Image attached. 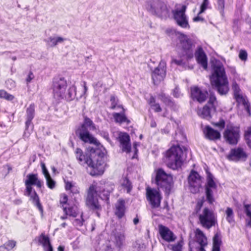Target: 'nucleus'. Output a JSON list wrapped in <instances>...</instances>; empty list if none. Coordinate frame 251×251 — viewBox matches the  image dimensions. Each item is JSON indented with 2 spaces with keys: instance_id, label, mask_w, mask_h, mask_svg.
Returning a JSON list of instances; mask_svg holds the SVG:
<instances>
[{
  "instance_id": "3",
  "label": "nucleus",
  "mask_w": 251,
  "mask_h": 251,
  "mask_svg": "<svg viewBox=\"0 0 251 251\" xmlns=\"http://www.w3.org/2000/svg\"><path fill=\"white\" fill-rule=\"evenodd\" d=\"M186 149L178 145L173 146L166 153L165 162L173 170L181 167L186 156Z\"/></svg>"
},
{
  "instance_id": "33",
  "label": "nucleus",
  "mask_w": 251,
  "mask_h": 251,
  "mask_svg": "<svg viewBox=\"0 0 251 251\" xmlns=\"http://www.w3.org/2000/svg\"><path fill=\"white\" fill-rule=\"evenodd\" d=\"M114 242L116 246L120 248L123 244L125 240V236L124 234L121 232H117L114 233Z\"/></svg>"
},
{
  "instance_id": "63",
  "label": "nucleus",
  "mask_w": 251,
  "mask_h": 251,
  "mask_svg": "<svg viewBox=\"0 0 251 251\" xmlns=\"http://www.w3.org/2000/svg\"><path fill=\"white\" fill-rule=\"evenodd\" d=\"M149 103L151 107V105H153V104H155V99L153 97H151L150 99Z\"/></svg>"
},
{
  "instance_id": "4",
  "label": "nucleus",
  "mask_w": 251,
  "mask_h": 251,
  "mask_svg": "<svg viewBox=\"0 0 251 251\" xmlns=\"http://www.w3.org/2000/svg\"><path fill=\"white\" fill-rule=\"evenodd\" d=\"M112 190L113 188L111 187L110 189H104L101 193L98 194L95 186H90L88 189L86 198V205L93 210L100 209L101 206L98 201V195H99L102 199L108 200L110 193Z\"/></svg>"
},
{
  "instance_id": "19",
  "label": "nucleus",
  "mask_w": 251,
  "mask_h": 251,
  "mask_svg": "<svg viewBox=\"0 0 251 251\" xmlns=\"http://www.w3.org/2000/svg\"><path fill=\"white\" fill-rule=\"evenodd\" d=\"M158 231L161 238L168 242L174 241L176 239L174 233L167 226L159 225Z\"/></svg>"
},
{
  "instance_id": "50",
  "label": "nucleus",
  "mask_w": 251,
  "mask_h": 251,
  "mask_svg": "<svg viewBox=\"0 0 251 251\" xmlns=\"http://www.w3.org/2000/svg\"><path fill=\"white\" fill-rule=\"evenodd\" d=\"M208 4V0H203L201 6V10L199 13V14H201L203 13L207 8V5Z\"/></svg>"
},
{
  "instance_id": "1",
  "label": "nucleus",
  "mask_w": 251,
  "mask_h": 251,
  "mask_svg": "<svg viewBox=\"0 0 251 251\" xmlns=\"http://www.w3.org/2000/svg\"><path fill=\"white\" fill-rule=\"evenodd\" d=\"M210 82L221 95H226L229 90V83L224 67L220 61H216L212 66Z\"/></svg>"
},
{
  "instance_id": "18",
  "label": "nucleus",
  "mask_w": 251,
  "mask_h": 251,
  "mask_svg": "<svg viewBox=\"0 0 251 251\" xmlns=\"http://www.w3.org/2000/svg\"><path fill=\"white\" fill-rule=\"evenodd\" d=\"M240 130L237 127H231L226 129L224 132V137L230 144H236L240 138Z\"/></svg>"
},
{
  "instance_id": "46",
  "label": "nucleus",
  "mask_w": 251,
  "mask_h": 251,
  "mask_svg": "<svg viewBox=\"0 0 251 251\" xmlns=\"http://www.w3.org/2000/svg\"><path fill=\"white\" fill-rule=\"evenodd\" d=\"M5 246L7 248V250L12 249L16 245V242L14 240H9L5 244Z\"/></svg>"
},
{
  "instance_id": "14",
  "label": "nucleus",
  "mask_w": 251,
  "mask_h": 251,
  "mask_svg": "<svg viewBox=\"0 0 251 251\" xmlns=\"http://www.w3.org/2000/svg\"><path fill=\"white\" fill-rule=\"evenodd\" d=\"M146 195L152 208H155L160 206L162 197L158 190L148 187L146 189Z\"/></svg>"
},
{
  "instance_id": "7",
  "label": "nucleus",
  "mask_w": 251,
  "mask_h": 251,
  "mask_svg": "<svg viewBox=\"0 0 251 251\" xmlns=\"http://www.w3.org/2000/svg\"><path fill=\"white\" fill-rule=\"evenodd\" d=\"M146 8L152 14L158 17L165 16L168 14L166 4L160 0H152L148 2Z\"/></svg>"
},
{
  "instance_id": "28",
  "label": "nucleus",
  "mask_w": 251,
  "mask_h": 251,
  "mask_svg": "<svg viewBox=\"0 0 251 251\" xmlns=\"http://www.w3.org/2000/svg\"><path fill=\"white\" fill-rule=\"evenodd\" d=\"M66 40L65 38L59 36H50L48 39L45 40V41L50 47H54L58 44L62 43Z\"/></svg>"
},
{
  "instance_id": "13",
  "label": "nucleus",
  "mask_w": 251,
  "mask_h": 251,
  "mask_svg": "<svg viewBox=\"0 0 251 251\" xmlns=\"http://www.w3.org/2000/svg\"><path fill=\"white\" fill-rule=\"evenodd\" d=\"M177 35L178 47L180 48L186 53H188V57L192 58L193 57V52L191 40L187 35L182 33L178 32Z\"/></svg>"
},
{
  "instance_id": "26",
  "label": "nucleus",
  "mask_w": 251,
  "mask_h": 251,
  "mask_svg": "<svg viewBox=\"0 0 251 251\" xmlns=\"http://www.w3.org/2000/svg\"><path fill=\"white\" fill-rule=\"evenodd\" d=\"M115 214L119 218H122L125 212V201L124 200H119L115 205Z\"/></svg>"
},
{
  "instance_id": "51",
  "label": "nucleus",
  "mask_w": 251,
  "mask_h": 251,
  "mask_svg": "<svg viewBox=\"0 0 251 251\" xmlns=\"http://www.w3.org/2000/svg\"><path fill=\"white\" fill-rule=\"evenodd\" d=\"M83 223V220L82 218V215H81L80 219H75L73 222L74 226H82Z\"/></svg>"
},
{
  "instance_id": "38",
  "label": "nucleus",
  "mask_w": 251,
  "mask_h": 251,
  "mask_svg": "<svg viewBox=\"0 0 251 251\" xmlns=\"http://www.w3.org/2000/svg\"><path fill=\"white\" fill-rule=\"evenodd\" d=\"M65 188L67 190H70L73 194H78L79 193L78 187L71 182H66Z\"/></svg>"
},
{
  "instance_id": "36",
  "label": "nucleus",
  "mask_w": 251,
  "mask_h": 251,
  "mask_svg": "<svg viewBox=\"0 0 251 251\" xmlns=\"http://www.w3.org/2000/svg\"><path fill=\"white\" fill-rule=\"evenodd\" d=\"M222 243L221 233L220 231H217L213 238V246L220 247Z\"/></svg>"
},
{
  "instance_id": "49",
  "label": "nucleus",
  "mask_w": 251,
  "mask_h": 251,
  "mask_svg": "<svg viewBox=\"0 0 251 251\" xmlns=\"http://www.w3.org/2000/svg\"><path fill=\"white\" fill-rule=\"evenodd\" d=\"M182 245L181 242H178L176 244L172 246V250L173 251H182Z\"/></svg>"
},
{
  "instance_id": "55",
  "label": "nucleus",
  "mask_w": 251,
  "mask_h": 251,
  "mask_svg": "<svg viewBox=\"0 0 251 251\" xmlns=\"http://www.w3.org/2000/svg\"><path fill=\"white\" fill-rule=\"evenodd\" d=\"M172 63H175L179 66H182L183 65V61L182 59H173Z\"/></svg>"
},
{
  "instance_id": "44",
  "label": "nucleus",
  "mask_w": 251,
  "mask_h": 251,
  "mask_svg": "<svg viewBox=\"0 0 251 251\" xmlns=\"http://www.w3.org/2000/svg\"><path fill=\"white\" fill-rule=\"evenodd\" d=\"M218 7L220 13L223 15L225 9L224 0H218Z\"/></svg>"
},
{
  "instance_id": "45",
  "label": "nucleus",
  "mask_w": 251,
  "mask_h": 251,
  "mask_svg": "<svg viewBox=\"0 0 251 251\" xmlns=\"http://www.w3.org/2000/svg\"><path fill=\"white\" fill-rule=\"evenodd\" d=\"M239 57L242 61H246L248 57L247 52L245 50H240L239 53Z\"/></svg>"
},
{
  "instance_id": "24",
  "label": "nucleus",
  "mask_w": 251,
  "mask_h": 251,
  "mask_svg": "<svg viewBox=\"0 0 251 251\" xmlns=\"http://www.w3.org/2000/svg\"><path fill=\"white\" fill-rule=\"evenodd\" d=\"M203 132L205 137L209 140H216L219 139L221 137V134L219 131L213 129L209 126L205 127Z\"/></svg>"
},
{
  "instance_id": "59",
  "label": "nucleus",
  "mask_w": 251,
  "mask_h": 251,
  "mask_svg": "<svg viewBox=\"0 0 251 251\" xmlns=\"http://www.w3.org/2000/svg\"><path fill=\"white\" fill-rule=\"evenodd\" d=\"M82 86L83 87V88H84V90H83V94L85 95L87 90H88V88H87V87L86 86V82L85 81H83L82 82Z\"/></svg>"
},
{
  "instance_id": "6",
  "label": "nucleus",
  "mask_w": 251,
  "mask_h": 251,
  "mask_svg": "<svg viewBox=\"0 0 251 251\" xmlns=\"http://www.w3.org/2000/svg\"><path fill=\"white\" fill-rule=\"evenodd\" d=\"M76 158L78 163L83 166H88L94 169H98L101 166V160H95L93 159L96 152L84 153L82 150L79 148H76L75 151Z\"/></svg>"
},
{
  "instance_id": "57",
  "label": "nucleus",
  "mask_w": 251,
  "mask_h": 251,
  "mask_svg": "<svg viewBox=\"0 0 251 251\" xmlns=\"http://www.w3.org/2000/svg\"><path fill=\"white\" fill-rule=\"evenodd\" d=\"M200 14H198V16H197V17H195L194 19H193V21L194 22H200V21H203L204 19L203 18H202L201 17H200L199 16Z\"/></svg>"
},
{
  "instance_id": "25",
  "label": "nucleus",
  "mask_w": 251,
  "mask_h": 251,
  "mask_svg": "<svg viewBox=\"0 0 251 251\" xmlns=\"http://www.w3.org/2000/svg\"><path fill=\"white\" fill-rule=\"evenodd\" d=\"M117 107L121 108L122 109V111L120 113H113L112 114L113 117L115 122L120 124H122L123 123L129 124L130 123V121L127 119L125 115L124 108L121 105H119Z\"/></svg>"
},
{
  "instance_id": "17",
  "label": "nucleus",
  "mask_w": 251,
  "mask_h": 251,
  "mask_svg": "<svg viewBox=\"0 0 251 251\" xmlns=\"http://www.w3.org/2000/svg\"><path fill=\"white\" fill-rule=\"evenodd\" d=\"M186 9L185 5H182L181 8L176 9L173 11L174 18L178 25L183 28L189 27L188 20L185 12Z\"/></svg>"
},
{
  "instance_id": "16",
  "label": "nucleus",
  "mask_w": 251,
  "mask_h": 251,
  "mask_svg": "<svg viewBox=\"0 0 251 251\" xmlns=\"http://www.w3.org/2000/svg\"><path fill=\"white\" fill-rule=\"evenodd\" d=\"M166 74V63L164 60H161L158 66L152 72V79L154 84L162 81Z\"/></svg>"
},
{
  "instance_id": "60",
  "label": "nucleus",
  "mask_w": 251,
  "mask_h": 251,
  "mask_svg": "<svg viewBox=\"0 0 251 251\" xmlns=\"http://www.w3.org/2000/svg\"><path fill=\"white\" fill-rule=\"evenodd\" d=\"M33 74L31 72H30L29 74L28 77L26 79L27 82V83L29 82L33 79Z\"/></svg>"
},
{
  "instance_id": "40",
  "label": "nucleus",
  "mask_w": 251,
  "mask_h": 251,
  "mask_svg": "<svg viewBox=\"0 0 251 251\" xmlns=\"http://www.w3.org/2000/svg\"><path fill=\"white\" fill-rule=\"evenodd\" d=\"M161 100L166 104L170 106L173 105V102L169 96H166L164 94L160 95Z\"/></svg>"
},
{
  "instance_id": "21",
  "label": "nucleus",
  "mask_w": 251,
  "mask_h": 251,
  "mask_svg": "<svg viewBox=\"0 0 251 251\" xmlns=\"http://www.w3.org/2000/svg\"><path fill=\"white\" fill-rule=\"evenodd\" d=\"M195 56L198 63L200 64L204 70L207 68V58L206 54L201 46L198 47L196 50Z\"/></svg>"
},
{
  "instance_id": "42",
  "label": "nucleus",
  "mask_w": 251,
  "mask_h": 251,
  "mask_svg": "<svg viewBox=\"0 0 251 251\" xmlns=\"http://www.w3.org/2000/svg\"><path fill=\"white\" fill-rule=\"evenodd\" d=\"M232 89L233 91L234 97L237 96L238 95L241 94V90L239 88V85L235 81H234L232 83Z\"/></svg>"
},
{
  "instance_id": "52",
  "label": "nucleus",
  "mask_w": 251,
  "mask_h": 251,
  "mask_svg": "<svg viewBox=\"0 0 251 251\" xmlns=\"http://www.w3.org/2000/svg\"><path fill=\"white\" fill-rule=\"evenodd\" d=\"M43 173L45 177H47L50 175L47 169L46 168L45 163H42L41 164Z\"/></svg>"
},
{
  "instance_id": "39",
  "label": "nucleus",
  "mask_w": 251,
  "mask_h": 251,
  "mask_svg": "<svg viewBox=\"0 0 251 251\" xmlns=\"http://www.w3.org/2000/svg\"><path fill=\"white\" fill-rule=\"evenodd\" d=\"M226 219L227 221L232 224L234 222V214L232 209L230 207H227L226 210Z\"/></svg>"
},
{
  "instance_id": "10",
  "label": "nucleus",
  "mask_w": 251,
  "mask_h": 251,
  "mask_svg": "<svg viewBox=\"0 0 251 251\" xmlns=\"http://www.w3.org/2000/svg\"><path fill=\"white\" fill-rule=\"evenodd\" d=\"M67 82L63 77L55 78L53 82L54 96L57 99H63L67 88Z\"/></svg>"
},
{
  "instance_id": "23",
  "label": "nucleus",
  "mask_w": 251,
  "mask_h": 251,
  "mask_svg": "<svg viewBox=\"0 0 251 251\" xmlns=\"http://www.w3.org/2000/svg\"><path fill=\"white\" fill-rule=\"evenodd\" d=\"M207 95L206 92L202 91L199 87L191 88V96L194 100H196L200 102L205 101Z\"/></svg>"
},
{
  "instance_id": "27",
  "label": "nucleus",
  "mask_w": 251,
  "mask_h": 251,
  "mask_svg": "<svg viewBox=\"0 0 251 251\" xmlns=\"http://www.w3.org/2000/svg\"><path fill=\"white\" fill-rule=\"evenodd\" d=\"M236 101L239 103L244 105L245 110L250 116L251 114L250 109V103L246 96H243L242 94L238 95L234 97Z\"/></svg>"
},
{
  "instance_id": "41",
  "label": "nucleus",
  "mask_w": 251,
  "mask_h": 251,
  "mask_svg": "<svg viewBox=\"0 0 251 251\" xmlns=\"http://www.w3.org/2000/svg\"><path fill=\"white\" fill-rule=\"evenodd\" d=\"M14 96L7 93L5 91L0 90V98H3L6 100H12L14 99Z\"/></svg>"
},
{
  "instance_id": "43",
  "label": "nucleus",
  "mask_w": 251,
  "mask_h": 251,
  "mask_svg": "<svg viewBox=\"0 0 251 251\" xmlns=\"http://www.w3.org/2000/svg\"><path fill=\"white\" fill-rule=\"evenodd\" d=\"M45 178L46 179L47 184L48 187L51 189L54 188L55 185V182L51 178L50 175Z\"/></svg>"
},
{
  "instance_id": "37",
  "label": "nucleus",
  "mask_w": 251,
  "mask_h": 251,
  "mask_svg": "<svg viewBox=\"0 0 251 251\" xmlns=\"http://www.w3.org/2000/svg\"><path fill=\"white\" fill-rule=\"evenodd\" d=\"M121 185L124 188L126 189L128 193H130L132 188L130 181L126 177H124L122 179Z\"/></svg>"
},
{
  "instance_id": "54",
  "label": "nucleus",
  "mask_w": 251,
  "mask_h": 251,
  "mask_svg": "<svg viewBox=\"0 0 251 251\" xmlns=\"http://www.w3.org/2000/svg\"><path fill=\"white\" fill-rule=\"evenodd\" d=\"M151 107H152L154 110L155 112H160L161 111V108L160 106V105L158 103L153 104V105H151Z\"/></svg>"
},
{
  "instance_id": "2",
  "label": "nucleus",
  "mask_w": 251,
  "mask_h": 251,
  "mask_svg": "<svg viewBox=\"0 0 251 251\" xmlns=\"http://www.w3.org/2000/svg\"><path fill=\"white\" fill-rule=\"evenodd\" d=\"M25 183L26 187L25 195L30 197L32 203L38 208L41 213H43V208L40 202L39 198L36 192L33 190L32 188L33 185H35L39 188H41L43 185V181L39 179L37 174H29L27 175Z\"/></svg>"
},
{
  "instance_id": "56",
  "label": "nucleus",
  "mask_w": 251,
  "mask_h": 251,
  "mask_svg": "<svg viewBox=\"0 0 251 251\" xmlns=\"http://www.w3.org/2000/svg\"><path fill=\"white\" fill-rule=\"evenodd\" d=\"M68 201V198L66 195H64L60 200V203L62 204H66Z\"/></svg>"
},
{
  "instance_id": "11",
  "label": "nucleus",
  "mask_w": 251,
  "mask_h": 251,
  "mask_svg": "<svg viewBox=\"0 0 251 251\" xmlns=\"http://www.w3.org/2000/svg\"><path fill=\"white\" fill-rule=\"evenodd\" d=\"M248 158V154L246 149L240 147H238L230 150L227 155V158L234 162H245Z\"/></svg>"
},
{
  "instance_id": "29",
  "label": "nucleus",
  "mask_w": 251,
  "mask_h": 251,
  "mask_svg": "<svg viewBox=\"0 0 251 251\" xmlns=\"http://www.w3.org/2000/svg\"><path fill=\"white\" fill-rule=\"evenodd\" d=\"M34 117V106L30 104L26 109V121L25 122L26 130L29 127L31 123V121Z\"/></svg>"
},
{
  "instance_id": "22",
  "label": "nucleus",
  "mask_w": 251,
  "mask_h": 251,
  "mask_svg": "<svg viewBox=\"0 0 251 251\" xmlns=\"http://www.w3.org/2000/svg\"><path fill=\"white\" fill-rule=\"evenodd\" d=\"M119 141L123 151L128 153L131 151L130 137L126 133H121L119 136Z\"/></svg>"
},
{
  "instance_id": "12",
  "label": "nucleus",
  "mask_w": 251,
  "mask_h": 251,
  "mask_svg": "<svg viewBox=\"0 0 251 251\" xmlns=\"http://www.w3.org/2000/svg\"><path fill=\"white\" fill-rule=\"evenodd\" d=\"M188 181L191 192L193 194L199 193L202 184L201 177L200 175L197 172L192 171L189 175Z\"/></svg>"
},
{
  "instance_id": "34",
  "label": "nucleus",
  "mask_w": 251,
  "mask_h": 251,
  "mask_svg": "<svg viewBox=\"0 0 251 251\" xmlns=\"http://www.w3.org/2000/svg\"><path fill=\"white\" fill-rule=\"evenodd\" d=\"M63 211L66 215L75 217L78 214L77 208L76 206L64 207Z\"/></svg>"
},
{
  "instance_id": "47",
  "label": "nucleus",
  "mask_w": 251,
  "mask_h": 251,
  "mask_svg": "<svg viewBox=\"0 0 251 251\" xmlns=\"http://www.w3.org/2000/svg\"><path fill=\"white\" fill-rule=\"evenodd\" d=\"M244 208L247 216H251V204L244 203Z\"/></svg>"
},
{
  "instance_id": "30",
  "label": "nucleus",
  "mask_w": 251,
  "mask_h": 251,
  "mask_svg": "<svg viewBox=\"0 0 251 251\" xmlns=\"http://www.w3.org/2000/svg\"><path fill=\"white\" fill-rule=\"evenodd\" d=\"M78 128L93 130L96 127L93 121L90 118L85 117L83 124Z\"/></svg>"
},
{
  "instance_id": "53",
  "label": "nucleus",
  "mask_w": 251,
  "mask_h": 251,
  "mask_svg": "<svg viewBox=\"0 0 251 251\" xmlns=\"http://www.w3.org/2000/svg\"><path fill=\"white\" fill-rule=\"evenodd\" d=\"M215 125L221 129L224 128L225 126V121L223 120H220L219 122L215 124Z\"/></svg>"
},
{
  "instance_id": "32",
  "label": "nucleus",
  "mask_w": 251,
  "mask_h": 251,
  "mask_svg": "<svg viewBox=\"0 0 251 251\" xmlns=\"http://www.w3.org/2000/svg\"><path fill=\"white\" fill-rule=\"evenodd\" d=\"M211 108L206 105L202 108L199 109L198 114L203 118L208 119L210 118V109Z\"/></svg>"
},
{
  "instance_id": "15",
  "label": "nucleus",
  "mask_w": 251,
  "mask_h": 251,
  "mask_svg": "<svg viewBox=\"0 0 251 251\" xmlns=\"http://www.w3.org/2000/svg\"><path fill=\"white\" fill-rule=\"evenodd\" d=\"M213 175L207 171L206 183L205 184V193L206 200L210 204L213 203L215 201L213 196L212 189H216L217 185L214 181Z\"/></svg>"
},
{
  "instance_id": "31",
  "label": "nucleus",
  "mask_w": 251,
  "mask_h": 251,
  "mask_svg": "<svg viewBox=\"0 0 251 251\" xmlns=\"http://www.w3.org/2000/svg\"><path fill=\"white\" fill-rule=\"evenodd\" d=\"M38 241L43 246L45 251H47L49 247H52L49 237L46 236L44 233H42L39 236Z\"/></svg>"
},
{
  "instance_id": "48",
  "label": "nucleus",
  "mask_w": 251,
  "mask_h": 251,
  "mask_svg": "<svg viewBox=\"0 0 251 251\" xmlns=\"http://www.w3.org/2000/svg\"><path fill=\"white\" fill-rule=\"evenodd\" d=\"M216 101V98L215 95L213 93H210L208 100V104L211 105V107H214V103Z\"/></svg>"
},
{
  "instance_id": "9",
  "label": "nucleus",
  "mask_w": 251,
  "mask_h": 251,
  "mask_svg": "<svg viewBox=\"0 0 251 251\" xmlns=\"http://www.w3.org/2000/svg\"><path fill=\"white\" fill-rule=\"evenodd\" d=\"M196 242L192 246L190 245V251H205L207 245V239L204 233L199 228L195 231Z\"/></svg>"
},
{
  "instance_id": "8",
  "label": "nucleus",
  "mask_w": 251,
  "mask_h": 251,
  "mask_svg": "<svg viewBox=\"0 0 251 251\" xmlns=\"http://www.w3.org/2000/svg\"><path fill=\"white\" fill-rule=\"evenodd\" d=\"M199 221L201 226L207 229L214 226L216 217L213 212L208 208H204L199 214Z\"/></svg>"
},
{
  "instance_id": "62",
  "label": "nucleus",
  "mask_w": 251,
  "mask_h": 251,
  "mask_svg": "<svg viewBox=\"0 0 251 251\" xmlns=\"http://www.w3.org/2000/svg\"><path fill=\"white\" fill-rule=\"evenodd\" d=\"M102 82H101L100 81H99L94 85V87L95 89L98 90L99 87H101L102 86Z\"/></svg>"
},
{
  "instance_id": "58",
  "label": "nucleus",
  "mask_w": 251,
  "mask_h": 251,
  "mask_svg": "<svg viewBox=\"0 0 251 251\" xmlns=\"http://www.w3.org/2000/svg\"><path fill=\"white\" fill-rule=\"evenodd\" d=\"M248 217L250 219L246 220V225L247 226L251 227V216H248Z\"/></svg>"
},
{
  "instance_id": "61",
  "label": "nucleus",
  "mask_w": 251,
  "mask_h": 251,
  "mask_svg": "<svg viewBox=\"0 0 251 251\" xmlns=\"http://www.w3.org/2000/svg\"><path fill=\"white\" fill-rule=\"evenodd\" d=\"M247 23L248 24L249 26V31L250 33H251V18H248L247 20Z\"/></svg>"
},
{
  "instance_id": "20",
  "label": "nucleus",
  "mask_w": 251,
  "mask_h": 251,
  "mask_svg": "<svg viewBox=\"0 0 251 251\" xmlns=\"http://www.w3.org/2000/svg\"><path fill=\"white\" fill-rule=\"evenodd\" d=\"M76 134L78 136L81 141L85 143L95 144L97 142L96 139L88 130L77 128L76 130Z\"/></svg>"
},
{
  "instance_id": "35",
  "label": "nucleus",
  "mask_w": 251,
  "mask_h": 251,
  "mask_svg": "<svg viewBox=\"0 0 251 251\" xmlns=\"http://www.w3.org/2000/svg\"><path fill=\"white\" fill-rule=\"evenodd\" d=\"M76 96V87L75 85H72L69 88L68 91V93L65 94L64 97L68 100H73Z\"/></svg>"
},
{
  "instance_id": "5",
  "label": "nucleus",
  "mask_w": 251,
  "mask_h": 251,
  "mask_svg": "<svg viewBox=\"0 0 251 251\" xmlns=\"http://www.w3.org/2000/svg\"><path fill=\"white\" fill-rule=\"evenodd\" d=\"M155 182L158 187L161 188L166 194L169 195L173 187V178L162 168L155 171Z\"/></svg>"
},
{
  "instance_id": "64",
  "label": "nucleus",
  "mask_w": 251,
  "mask_h": 251,
  "mask_svg": "<svg viewBox=\"0 0 251 251\" xmlns=\"http://www.w3.org/2000/svg\"><path fill=\"white\" fill-rule=\"evenodd\" d=\"M8 250H7V248L6 246H5V244H4L3 246H0V251H8Z\"/></svg>"
}]
</instances>
